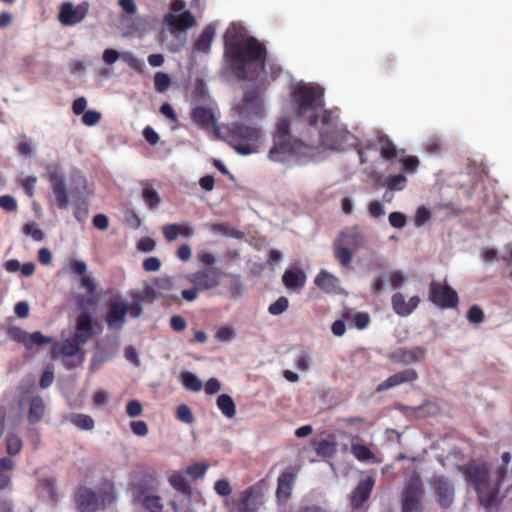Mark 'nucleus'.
<instances>
[{
    "label": "nucleus",
    "mask_w": 512,
    "mask_h": 512,
    "mask_svg": "<svg viewBox=\"0 0 512 512\" xmlns=\"http://www.w3.org/2000/svg\"><path fill=\"white\" fill-rule=\"evenodd\" d=\"M464 474L474 485L480 504L485 508L493 507L497 502L498 489L491 485L488 464L469 463L464 467Z\"/></svg>",
    "instance_id": "nucleus-4"
},
{
    "label": "nucleus",
    "mask_w": 512,
    "mask_h": 512,
    "mask_svg": "<svg viewBox=\"0 0 512 512\" xmlns=\"http://www.w3.org/2000/svg\"><path fill=\"white\" fill-rule=\"evenodd\" d=\"M296 474L289 471H284L277 480L276 497L279 502H286L292 493Z\"/></svg>",
    "instance_id": "nucleus-23"
},
{
    "label": "nucleus",
    "mask_w": 512,
    "mask_h": 512,
    "mask_svg": "<svg viewBox=\"0 0 512 512\" xmlns=\"http://www.w3.org/2000/svg\"><path fill=\"white\" fill-rule=\"evenodd\" d=\"M171 84L170 76L164 72H156L154 75V87L158 93H164Z\"/></svg>",
    "instance_id": "nucleus-42"
},
{
    "label": "nucleus",
    "mask_w": 512,
    "mask_h": 512,
    "mask_svg": "<svg viewBox=\"0 0 512 512\" xmlns=\"http://www.w3.org/2000/svg\"><path fill=\"white\" fill-rule=\"evenodd\" d=\"M5 268L8 272H17L19 268H21V274L23 276L32 275V263L30 262L21 266L18 260L12 259L6 262Z\"/></svg>",
    "instance_id": "nucleus-43"
},
{
    "label": "nucleus",
    "mask_w": 512,
    "mask_h": 512,
    "mask_svg": "<svg viewBox=\"0 0 512 512\" xmlns=\"http://www.w3.org/2000/svg\"><path fill=\"white\" fill-rule=\"evenodd\" d=\"M224 56L238 80L255 83L252 88H245L243 98L234 104L235 111L244 118L261 115L264 91L270 83L265 74L268 57L265 44L253 36L243 38L230 26L224 36Z\"/></svg>",
    "instance_id": "nucleus-1"
},
{
    "label": "nucleus",
    "mask_w": 512,
    "mask_h": 512,
    "mask_svg": "<svg viewBox=\"0 0 512 512\" xmlns=\"http://www.w3.org/2000/svg\"><path fill=\"white\" fill-rule=\"evenodd\" d=\"M164 19L167 25L179 31L191 28L196 24V19L190 11H184L180 15L167 13Z\"/></svg>",
    "instance_id": "nucleus-27"
},
{
    "label": "nucleus",
    "mask_w": 512,
    "mask_h": 512,
    "mask_svg": "<svg viewBox=\"0 0 512 512\" xmlns=\"http://www.w3.org/2000/svg\"><path fill=\"white\" fill-rule=\"evenodd\" d=\"M428 300L440 309L456 308L459 304V296L446 282L444 284L431 281L429 284Z\"/></svg>",
    "instance_id": "nucleus-9"
},
{
    "label": "nucleus",
    "mask_w": 512,
    "mask_h": 512,
    "mask_svg": "<svg viewBox=\"0 0 512 512\" xmlns=\"http://www.w3.org/2000/svg\"><path fill=\"white\" fill-rule=\"evenodd\" d=\"M130 428L132 432L137 436L144 437L148 434V425L145 421H132L130 422Z\"/></svg>",
    "instance_id": "nucleus-59"
},
{
    "label": "nucleus",
    "mask_w": 512,
    "mask_h": 512,
    "mask_svg": "<svg viewBox=\"0 0 512 512\" xmlns=\"http://www.w3.org/2000/svg\"><path fill=\"white\" fill-rule=\"evenodd\" d=\"M484 312L478 305H473L467 312V320L473 324H480L484 321Z\"/></svg>",
    "instance_id": "nucleus-49"
},
{
    "label": "nucleus",
    "mask_w": 512,
    "mask_h": 512,
    "mask_svg": "<svg viewBox=\"0 0 512 512\" xmlns=\"http://www.w3.org/2000/svg\"><path fill=\"white\" fill-rule=\"evenodd\" d=\"M235 336L236 332L234 328L229 325L221 326L216 333V339L220 342H229L233 340Z\"/></svg>",
    "instance_id": "nucleus-47"
},
{
    "label": "nucleus",
    "mask_w": 512,
    "mask_h": 512,
    "mask_svg": "<svg viewBox=\"0 0 512 512\" xmlns=\"http://www.w3.org/2000/svg\"><path fill=\"white\" fill-rule=\"evenodd\" d=\"M177 224H166L162 227V234L167 242H173L178 238Z\"/></svg>",
    "instance_id": "nucleus-57"
},
{
    "label": "nucleus",
    "mask_w": 512,
    "mask_h": 512,
    "mask_svg": "<svg viewBox=\"0 0 512 512\" xmlns=\"http://www.w3.org/2000/svg\"><path fill=\"white\" fill-rule=\"evenodd\" d=\"M32 383L30 380L19 387V407L23 410H27L28 418L32 417Z\"/></svg>",
    "instance_id": "nucleus-32"
},
{
    "label": "nucleus",
    "mask_w": 512,
    "mask_h": 512,
    "mask_svg": "<svg viewBox=\"0 0 512 512\" xmlns=\"http://www.w3.org/2000/svg\"><path fill=\"white\" fill-rule=\"evenodd\" d=\"M142 266L147 272H156L161 267V261L157 257H148L143 261Z\"/></svg>",
    "instance_id": "nucleus-62"
},
{
    "label": "nucleus",
    "mask_w": 512,
    "mask_h": 512,
    "mask_svg": "<svg viewBox=\"0 0 512 512\" xmlns=\"http://www.w3.org/2000/svg\"><path fill=\"white\" fill-rule=\"evenodd\" d=\"M265 502V489L262 482H258L241 492L238 499L226 502L230 512H258Z\"/></svg>",
    "instance_id": "nucleus-8"
},
{
    "label": "nucleus",
    "mask_w": 512,
    "mask_h": 512,
    "mask_svg": "<svg viewBox=\"0 0 512 512\" xmlns=\"http://www.w3.org/2000/svg\"><path fill=\"white\" fill-rule=\"evenodd\" d=\"M14 312L16 316L20 319H25L29 316L30 313V305L27 301H20L16 303L14 307Z\"/></svg>",
    "instance_id": "nucleus-63"
},
{
    "label": "nucleus",
    "mask_w": 512,
    "mask_h": 512,
    "mask_svg": "<svg viewBox=\"0 0 512 512\" xmlns=\"http://www.w3.org/2000/svg\"><path fill=\"white\" fill-rule=\"evenodd\" d=\"M101 120V113L96 110L85 111L82 115V122L86 126H94Z\"/></svg>",
    "instance_id": "nucleus-51"
},
{
    "label": "nucleus",
    "mask_w": 512,
    "mask_h": 512,
    "mask_svg": "<svg viewBox=\"0 0 512 512\" xmlns=\"http://www.w3.org/2000/svg\"><path fill=\"white\" fill-rule=\"evenodd\" d=\"M170 327L176 332H181L186 329L187 322L181 315H173L170 318Z\"/></svg>",
    "instance_id": "nucleus-64"
},
{
    "label": "nucleus",
    "mask_w": 512,
    "mask_h": 512,
    "mask_svg": "<svg viewBox=\"0 0 512 512\" xmlns=\"http://www.w3.org/2000/svg\"><path fill=\"white\" fill-rule=\"evenodd\" d=\"M89 10V4L82 2L74 6L71 2H64L60 6L58 20L64 26H74L82 22Z\"/></svg>",
    "instance_id": "nucleus-12"
},
{
    "label": "nucleus",
    "mask_w": 512,
    "mask_h": 512,
    "mask_svg": "<svg viewBox=\"0 0 512 512\" xmlns=\"http://www.w3.org/2000/svg\"><path fill=\"white\" fill-rule=\"evenodd\" d=\"M407 179L403 174H397L387 179L386 185L390 190H402L406 185Z\"/></svg>",
    "instance_id": "nucleus-48"
},
{
    "label": "nucleus",
    "mask_w": 512,
    "mask_h": 512,
    "mask_svg": "<svg viewBox=\"0 0 512 512\" xmlns=\"http://www.w3.org/2000/svg\"><path fill=\"white\" fill-rule=\"evenodd\" d=\"M6 444H7V452L10 455L17 454L21 450V447H22L21 439L17 435H14V434H9L7 436Z\"/></svg>",
    "instance_id": "nucleus-50"
},
{
    "label": "nucleus",
    "mask_w": 512,
    "mask_h": 512,
    "mask_svg": "<svg viewBox=\"0 0 512 512\" xmlns=\"http://www.w3.org/2000/svg\"><path fill=\"white\" fill-rule=\"evenodd\" d=\"M314 284L326 294H339L342 292L340 279L324 269L316 275Z\"/></svg>",
    "instance_id": "nucleus-22"
},
{
    "label": "nucleus",
    "mask_w": 512,
    "mask_h": 512,
    "mask_svg": "<svg viewBox=\"0 0 512 512\" xmlns=\"http://www.w3.org/2000/svg\"><path fill=\"white\" fill-rule=\"evenodd\" d=\"M208 467L209 466L206 463L197 462L192 465H189L186 468V473L188 475H190L191 477H193L194 479H199L205 475Z\"/></svg>",
    "instance_id": "nucleus-46"
},
{
    "label": "nucleus",
    "mask_w": 512,
    "mask_h": 512,
    "mask_svg": "<svg viewBox=\"0 0 512 512\" xmlns=\"http://www.w3.org/2000/svg\"><path fill=\"white\" fill-rule=\"evenodd\" d=\"M289 307V301L286 297L281 296L275 302L270 304L268 312L271 315L278 316L284 313Z\"/></svg>",
    "instance_id": "nucleus-44"
},
{
    "label": "nucleus",
    "mask_w": 512,
    "mask_h": 512,
    "mask_svg": "<svg viewBox=\"0 0 512 512\" xmlns=\"http://www.w3.org/2000/svg\"><path fill=\"white\" fill-rule=\"evenodd\" d=\"M141 197L145 204L150 208L153 209L158 206L160 203V196L159 193L152 187H145L142 190Z\"/></svg>",
    "instance_id": "nucleus-41"
},
{
    "label": "nucleus",
    "mask_w": 512,
    "mask_h": 512,
    "mask_svg": "<svg viewBox=\"0 0 512 512\" xmlns=\"http://www.w3.org/2000/svg\"><path fill=\"white\" fill-rule=\"evenodd\" d=\"M312 363V358L307 353L300 354L295 361V367L301 371H307Z\"/></svg>",
    "instance_id": "nucleus-61"
},
{
    "label": "nucleus",
    "mask_w": 512,
    "mask_h": 512,
    "mask_svg": "<svg viewBox=\"0 0 512 512\" xmlns=\"http://www.w3.org/2000/svg\"><path fill=\"white\" fill-rule=\"evenodd\" d=\"M378 143L380 145V154L384 159L391 161L397 157L396 147L387 135H380Z\"/></svg>",
    "instance_id": "nucleus-34"
},
{
    "label": "nucleus",
    "mask_w": 512,
    "mask_h": 512,
    "mask_svg": "<svg viewBox=\"0 0 512 512\" xmlns=\"http://www.w3.org/2000/svg\"><path fill=\"white\" fill-rule=\"evenodd\" d=\"M176 418L186 424L194 422V416L190 407L186 404H181L177 407Z\"/></svg>",
    "instance_id": "nucleus-45"
},
{
    "label": "nucleus",
    "mask_w": 512,
    "mask_h": 512,
    "mask_svg": "<svg viewBox=\"0 0 512 512\" xmlns=\"http://www.w3.org/2000/svg\"><path fill=\"white\" fill-rule=\"evenodd\" d=\"M222 276L223 273L218 268L211 266H205L187 274L185 279L192 284V287L182 290V298L187 302L195 301L201 292L217 288L221 283Z\"/></svg>",
    "instance_id": "nucleus-5"
},
{
    "label": "nucleus",
    "mask_w": 512,
    "mask_h": 512,
    "mask_svg": "<svg viewBox=\"0 0 512 512\" xmlns=\"http://www.w3.org/2000/svg\"><path fill=\"white\" fill-rule=\"evenodd\" d=\"M37 491L44 500L54 501L57 499V487L54 477H45L38 480Z\"/></svg>",
    "instance_id": "nucleus-30"
},
{
    "label": "nucleus",
    "mask_w": 512,
    "mask_h": 512,
    "mask_svg": "<svg viewBox=\"0 0 512 512\" xmlns=\"http://www.w3.org/2000/svg\"><path fill=\"white\" fill-rule=\"evenodd\" d=\"M105 322L109 329L121 330L126 322L127 303L124 301L110 300Z\"/></svg>",
    "instance_id": "nucleus-16"
},
{
    "label": "nucleus",
    "mask_w": 512,
    "mask_h": 512,
    "mask_svg": "<svg viewBox=\"0 0 512 512\" xmlns=\"http://www.w3.org/2000/svg\"><path fill=\"white\" fill-rule=\"evenodd\" d=\"M82 345L72 336L63 341L61 347L62 362L67 369L76 368L84 361V351L81 350Z\"/></svg>",
    "instance_id": "nucleus-13"
},
{
    "label": "nucleus",
    "mask_w": 512,
    "mask_h": 512,
    "mask_svg": "<svg viewBox=\"0 0 512 512\" xmlns=\"http://www.w3.org/2000/svg\"><path fill=\"white\" fill-rule=\"evenodd\" d=\"M88 215H89V210H88V206H87L86 201L84 199L79 200L78 204H77V207H76V210L74 212L75 218L79 222H85L87 220V218H88Z\"/></svg>",
    "instance_id": "nucleus-55"
},
{
    "label": "nucleus",
    "mask_w": 512,
    "mask_h": 512,
    "mask_svg": "<svg viewBox=\"0 0 512 512\" xmlns=\"http://www.w3.org/2000/svg\"><path fill=\"white\" fill-rule=\"evenodd\" d=\"M431 219V211L425 206H420L415 215L416 226H423Z\"/></svg>",
    "instance_id": "nucleus-52"
},
{
    "label": "nucleus",
    "mask_w": 512,
    "mask_h": 512,
    "mask_svg": "<svg viewBox=\"0 0 512 512\" xmlns=\"http://www.w3.org/2000/svg\"><path fill=\"white\" fill-rule=\"evenodd\" d=\"M364 237L355 229L342 231L333 242V255L338 263L346 268L353 260V251L364 245Z\"/></svg>",
    "instance_id": "nucleus-7"
},
{
    "label": "nucleus",
    "mask_w": 512,
    "mask_h": 512,
    "mask_svg": "<svg viewBox=\"0 0 512 512\" xmlns=\"http://www.w3.org/2000/svg\"><path fill=\"white\" fill-rule=\"evenodd\" d=\"M214 490L222 497H228L232 493L231 485L225 479L217 480L214 484Z\"/></svg>",
    "instance_id": "nucleus-53"
},
{
    "label": "nucleus",
    "mask_w": 512,
    "mask_h": 512,
    "mask_svg": "<svg viewBox=\"0 0 512 512\" xmlns=\"http://www.w3.org/2000/svg\"><path fill=\"white\" fill-rule=\"evenodd\" d=\"M391 304L393 311L400 317H407L419 306L420 298L415 295L406 302L404 295L401 292H396L392 295Z\"/></svg>",
    "instance_id": "nucleus-21"
},
{
    "label": "nucleus",
    "mask_w": 512,
    "mask_h": 512,
    "mask_svg": "<svg viewBox=\"0 0 512 512\" xmlns=\"http://www.w3.org/2000/svg\"><path fill=\"white\" fill-rule=\"evenodd\" d=\"M430 485L436 496L438 505L442 509H449L454 501L455 489L452 481L443 475H434Z\"/></svg>",
    "instance_id": "nucleus-11"
},
{
    "label": "nucleus",
    "mask_w": 512,
    "mask_h": 512,
    "mask_svg": "<svg viewBox=\"0 0 512 512\" xmlns=\"http://www.w3.org/2000/svg\"><path fill=\"white\" fill-rule=\"evenodd\" d=\"M216 404L225 417L231 419L236 415V405L230 395H219Z\"/></svg>",
    "instance_id": "nucleus-33"
},
{
    "label": "nucleus",
    "mask_w": 512,
    "mask_h": 512,
    "mask_svg": "<svg viewBox=\"0 0 512 512\" xmlns=\"http://www.w3.org/2000/svg\"><path fill=\"white\" fill-rule=\"evenodd\" d=\"M70 193L77 201L85 198L88 194V182L86 177L80 171H73L69 179Z\"/></svg>",
    "instance_id": "nucleus-26"
},
{
    "label": "nucleus",
    "mask_w": 512,
    "mask_h": 512,
    "mask_svg": "<svg viewBox=\"0 0 512 512\" xmlns=\"http://www.w3.org/2000/svg\"><path fill=\"white\" fill-rule=\"evenodd\" d=\"M47 177L52 185L57 207L59 209H66L69 204V197L64 181V175L60 167H50L47 173Z\"/></svg>",
    "instance_id": "nucleus-14"
},
{
    "label": "nucleus",
    "mask_w": 512,
    "mask_h": 512,
    "mask_svg": "<svg viewBox=\"0 0 512 512\" xmlns=\"http://www.w3.org/2000/svg\"><path fill=\"white\" fill-rule=\"evenodd\" d=\"M181 381L185 389L189 391L199 392L202 389L201 380L191 372L182 373Z\"/></svg>",
    "instance_id": "nucleus-40"
},
{
    "label": "nucleus",
    "mask_w": 512,
    "mask_h": 512,
    "mask_svg": "<svg viewBox=\"0 0 512 512\" xmlns=\"http://www.w3.org/2000/svg\"><path fill=\"white\" fill-rule=\"evenodd\" d=\"M297 120L316 130L318 143L327 149H343L347 131L338 126V115L324 109V90L314 84L297 85L291 93Z\"/></svg>",
    "instance_id": "nucleus-2"
},
{
    "label": "nucleus",
    "mask_w": 512,
    "mask_h": 512,
    "mask_svg": "<svg viewBox=\"0 0 512 512\" xmlns=\"http://www.w3.org/2000/svg\"><path fill=\"white\" fill-rule=\"evenodd\" d=\"M260 136L261 131L257 127L236 122L228 127L226 141L237 153L249 155L256 152Z\"/></svg>",
    "instance_id": "nucleus-6"
},
{
    "label": "nucleus",
    "mask_w": 512,
    "mask_h": 512,
    "mask_svg": "<svg viewBox=\"0 0 512 512\" xmlns=\"http://www.w3.org/2000/svg\"><path fill=\"white\" fill-rule=\"evenodd\" d=\"M353 323L359 330H363L368 327L370 316L367 312H357L353 317Z\"/></svg>",
    "instance_id": "nucleus-56"
},
{
    "label": "nucleus",
    "mask_w": 512,
    "mask_h": 512,
    "mask_svg": "<svg viewBox=\"0 0 512 512\" xmlns=\"http://www.w3.org/2000/svg\"><path fill=\"white\" fill-rule=\"evenodd\" d=\"M9 338L22 344L27 350L32 348V335L15 324L14 319L9 318L5 324Z\"/></svg>",
    "instance_id": "nucleus-25"
},
{
    "label": "nucleus",
    "mask_w": 512,
    "mask_h": 512,
    "mask_svg": "<svg viewBox=\"0 0 512 512\" xmlns=\"http://www.w3.org/2000/svg\"><path fill=\"white\" fill-rule=\"evenodd\" d=\"M156 242L151 237H143L137 242V249L141 252H151L155 249Z\"/></svg>",
    "instance_id": "nucleus-58"
},
{
    "label": "nucleus",
    "mask_w": 512,
    "mask_h": 512,
    "mask_svg": "<svg viewBox=\"0 0 512 512\" xmlns=\"http://www.w3.org/2000/svg\"><path fill=\"white\" fill-rule=\"evenodd\" d=\"M389 223L392 227L401 229L406 225L407 218L405 214L401 212H392L389 215Z\"/></svg>",
    "instance_id": "nucleus-54"
},
{
    "label": "nucleus",
    "mask_w": 512,
    "mask_h": 512,
    "mask_svg": "<svg viewBox=\"0 0 512 512\" xmlns=\"http://www.w3.org/2000/svg\"><path fill=\"white\" fill-rule=\"evenodd\" d=\"M424 486L420 477L411 478L402 492V512H422Z\"/></svg>",
    "instance_id": "nucleus-10"
},
{
    "label": "nucleus",
    "mask_w": 512,
    "mask_h": 512,
    "mask_svg": "<svg viewBox=\"0 0 512 512\" xmlns=\"http://www.w3.org/2000/svg\"><path fill=\"white\" fill-rule=\"evenodd\" d=\"M417 379L418 373L415 369H405L389 376L387 379L378 384L376 387V392H384L404 383H413Z\"/></svg>",
    "instance_id": "nucleus-19"
},
{
    "label": "nucleus",
    "mask_w": 512,
    "mask_h": 512,
    "mask_svg": "<svg viewBox=\"0 0 512 512\" xmlns=\"http://www.w3.org/2000/svg\"><path fill=\"white\" fill-rule=\"evenodd\" d=\"M94 334V322L92 317L88 313H81L76 320L75 331L72 337L84 345Z\"/></svg>",
    "instance_id": "nucleus-20"
},
{
    "label": "nucleus",
    "mask_w": 512,
    "mask_h": 512,
    "mask_svg": "<svg viewBox=\"0 0 512 512\" xmlns=\"http://www.w3.org/2000/svg\"><path fill=\"white\" fill-rule=\"evenodd\" d=\"M317 144L319 143L317 142ZM315 145L314 141L305 142L302 139L293 138L288 120L282 119L277 123L273 132V146L269 150L268 156L272 161L282 162L285 156L300 153L302 147L314 148Z\"/></svg>",
    "instance_id": "nucleus-3"
},
{
    "label": "nucleus",
    "mask_w": 512,
    "mask_h": 512,
    "mask_svg": "<svg viewBox=\"0 0 512 512\" xmlns=\"http://www.w3.org/2000/svg\"><path fill=\"white\" fill-rule=\"evenodd\" d=\"M215 36V28L213 25H207L202 33L200 34L199 38L194 44V50L202 53H208L211 48V44L213 42Z\"/></svg>",
    "instance_id": "nucleus-31"
},
{
    "label": "nucleus",
    "mask_w": 512,
    "mask_h": 512,
    "mask_svg": "<svg viewBox=\"0 0 512 512\" xmlns=\"http://www.w3.org/2000/svg\"><path fill=\"white\" fill-rule=\"evenodd\" d=\"M306 274L299 268L287 269L283 276L282 282L287 289L299 290L305 286Z\"/></svg>",
    "instance_id": "nucleus-28"
},
{
    "label": "nucleus",
    "mask_w": 512,
    "mask_h": 512,
    "mask_svg": "<svg viewBox=\"0 0 512 512\" xmlns=\"http://www.w3.org/2000/svg\"><path fill=\"white\" fill-rule=\"evenodd\" d=\"M191 118L202 129H208L215 124L214 113L206 106L194 107L191 111Z\"/></svg>",
    "instance_id": "nucleus-29"
},
{
    "label": "nucleus",
    "mask_w": 512,
    "mask_h": 512,
    "mask_svg": "<svg viewBox=\"0 0 512 512\" xmlns=\"http://www.w3.org/2000/svg\"><path fill=\"white\" fill-rule=\"evenodd\" d=\"M142 411V404L138 400H131L126 405V413L130 417L140 416Z\"/></svg>",
    "instance_id": "nucleus-60"
},
{
    "label": "nucleus",
    "mask_w": 512,
    "mask_h": 512,
    "mask_svg": "<svg viewBox=\"0 0 512 512\" xmlns=\"http://www.w3.org/2000/svg\"><path fill=\"white\" fill-rule=\"evenodd\" d=\"M170 485L182 494H190L191 486L184 475L179 471H174L169 477Z\"/></svg>",
    "instance_id": "nucleus-36"
},
{
    "label": "nucleus",
    "mask_w": 512,
    "mask_h": 512,
    "mask_svg": "<svg viewBox=\"0 0 512 512\" xmlns=\"http://www.w3.org/2000/svg\"><path fill=\"white\" fill-rule=\"evenodd\" d=\"M426 348L416 346L411 349L400 347L389 354V359L394 363L408 365L418 363L425 359Z\"/></svg>",
    "instance_id": "nucleus-17"
},
{
    "label": "nucleus",
    "mask_w": 512,
    "mask_h": 512,
    "mask_svg": "<svg viewBox=\"0 0 512 512\" xmlns=\"http://www.w3.org/2000/svg\"><path fill=\"white\" fill-rule=\"evenodd\" d=\"M69 421L81 430H92L95 425L93 418L87 414H71Z\"/></svg>",
    "instance_id": "nucleus-39"
},
{
    "label": "nucleus",
    "mask_w": 512,
    "mask_h": 512,
    "mask_svg": "<svg viewBox=\"0 0 512 512\" xmlns=\"http://www.w3.org/2000/svg\"><path fill=\"white\" fill-rule=\"evenodd\" d=\"M375 483L376 480L373 476H367L365 479L359 481L349 495L350 505L354 510L362 508L369 500Z\"/></svg>",
    "instance_id": "nucleus-15"
},
{
    "label": "nucleus",
    "mask_w": 512,
    "mask_h": 512,
    "mask_svg": "<svg viewBox=\"0 0 512 512\" xmlns=\"http://www.w3.org/2000/svg\"><path fill=\"white\" fill-rule=\"evenodd\" d=\"M351 453L360 462H375V454L364 444L353 443Z\"/></svg>",
    "instance_id": "nucleus-35"
},
{
    "label": "nucleus",
    "mask_w": 512,
    "mask_h": 512,
    "mask_svg": "<svg viewBox=\"0 0 512 512\" xmlns=\"http://www.w3.org/2000/svg\"><path fill=\"white\" fill-rule=\"evenodd\" d=\"M315 452L317 455L330 458L337 452V444L333 441L322 439L315 443Z\"/></svg>",
    "instance_id": "nucleus-38"
},
{
    "label": "nucleus",
    "mask_w": 512,
    "mask_h": 512,
    "mask_svg": "<svg viewBox=\"0 0 512 512\" xmlns=\"http://www.w3.org/2000/svg\"><path fill=\"white\" fill-rule=\"evenodd\" d=\"M120 57L127 63V65L131 69L135 70L139 74H142L145 72L144 61L135 57L131 53L120 54L118 51H116L114 49H106V50H104L103 55H102L103 61L108 65L114 64Z\"/></svg>",
    "instance_id": "nucleus-18"
},
{
    "label": "nucleus",
    "mask_w": 512,
    "mask_h": 512,
    "mask_svg": "<svg viewBox=\"0 0 512 512\" xmlns=\"http://www.w3.org/2000/svg\"><path fill=\"white\" fill-rule=\"evenodd\" d=\"M141 503L148 512H163L164 510L162 498L158 495H143Z\"/></svg>",
    "instance_id": "nucleus-37"
},
{
    "label": "nucleus",
    "mask_w": 512,
    "mask_h": 512,
    "mask_svg": "<svg viewBox=\"0 0 512 512\" xmlns=\"http://www.w3.org/2000/svg\"><path fill=\"white\" fill-rule=\"evenodd\" d=\"M76 501L81 512H95L99 506L97 494L89 488H81L76 494Z\"/></svg>",
    "instance_id": "nucleus-24"
}]
</instances>
